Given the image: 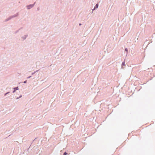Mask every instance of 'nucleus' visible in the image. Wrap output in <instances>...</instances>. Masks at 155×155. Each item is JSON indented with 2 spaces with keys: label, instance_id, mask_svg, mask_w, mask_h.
Segmentation results:
<instances>
[{
  "label": "nucleus",
  "instance_id": "f257e3e1",
  "mask_svg": "<svg viewBox=\"0 0 155 155\" xmlns=\"http://www.w3.org/2000/svg\"><path fill=\"white\" fill-rule=\"evenodd\" d=\"M35 3L36 2H35L33 4H30L29 5H27L26 6L27 9L28 10H29L32 8L34 6Z\"/></svg>",
  "mask_w": 155,
  "mask_h": 155
},
{
  "label": "nucleus",
  "instance_id": "f03ea898",
  "mask_svg": "<svg viewBox=\"0 0 155 155\" xmlns=\"http://www.w3.org/2000/svg\"><path fill=\"white\" fill-rule=\"evenodd\" d=\"M13 90L12 91L13 93H14L17 90H18L19 88L18 87H15L13 88Z\"/></svg>",
  "mask_w": 155,
  "mask_h": 155
},
{
  "label": "nucleus",
  "instance_id": "7ed1b4c3",
  "mask_svg": "<svg viewBox=\"0 0 155 155\" xmlns=\"http://www.w3.org/2000/svg\"><path fill=\"white\" fill-rule=\"evenodd\" d=\"M18 12H17L15 14L11 16V17L12 19L14 18H15V17L18 16Z\"/></svg>",
  "mask_w": 155,
  "mask_h": 155
},
{
  "label": "nucleus",
  "instance_id": "20e7f679",
  "mask_svg": "<svg viewBox=\"0 0 155 155\" xmlns=\"http://www.w3.org/2000/svg\"><path fill=\"white\" fill-rule=\"evenodd\" d=\"M28 37V35H25L23 36L21 38L23 39V40H25L26 38Z\"/></svg>",
  "mask_w": 155,
  "mask_h": 155
},
{
  "label": "nucleus",
  "instance_id": "39448f33",
  "mask_svg": "<svg viewBox=\"0 0 155 155\" xmlns=\"http://www.w3.org/2000/svg\"><path fill=\"white\" fill-rule=\"evenodd\" d=\"M11 19H12V18H11V16H10L8 18L6 19L5 20V21H9V20H11Z\"/></svg>",
  "mask_w": 155,
  "mask_h": 155
},
{
  "label": "nucleus",
  "instance_id": "423d86ee",
  "mask_svg": "<svg viewBox=\"0 0 155 155\" xmlns=\"http://www.w3.org/2000/svg\"><path fill=\"white\" fill-rule=\"evenodd\" d=\"M99 5L98 3L96 5L94 6V9H96L98 7Z\"/></svg>",
  "mask_w": 155,
  "mask_h": 155
},
{
  "label": "nucleus",
  "instance_id": "0eeeda50",
  "mask_svg": "<svg viewBox=\"0 0 155 155\" xmlns=\"http://www.w3.org/2000/svg\"><path fill=\"white\" fill-rule=\"evenodd\" d=\"M39 70H38L36 71H35L34 72H32V74H31V75H33V74H34L35 73H36V72H37L38 71H39Z\"/></svg>",
  "mask_w": 155,
  "mask_h": 155
},
{
  "label": "nucleus",
  "instance_id": "6e6552de",
  "mask_svg": "<svg viewBox=\"0 0 155 155\" xmlns=\"http://www.w3.org/2000/svg\"><path fill=\"white\" fill-rule=\"evenodd\" d=\"M124 65H125V61H124L122 63V66H124Z\"/></svg>",
  "mask_w": 155,
  "mask_h": 155
},
{
  "label": "nucleus",
  "instance_id": "1a4fd4ad",
  "mask_svg": "<svg viewBox=\"0 0 155 155\" xmlns=\"http://www.w3.org/2000/svg\"><path fill=\"white\" fill-rule=\"evenodd\" d=\"M125 51L126 52L127 54H128V49H127V48H125Z\"/></svg>",
  "mask_w": 155,
  "mask_h": 155
},
{
  "label": "nucleus",
  "instance_id": "9d476101",
  "mask_svg": "<svg viewBox=\"0 0 155 155\" xmlns=\"http://www.w3.org/2000/svg\"><path fill=\"white\" fill-rule=\"evenodd\" d=\"M10 93V92H8L4 94V96H6L7 94Z\"/></svg>",
  "mask_w": 155,
  "mask_h": 155
},
{
  "label": "nucleus",
  "instance_id": "9b49d317",
  "mask_svg": "<svg viewBox=\"0 0 155 155\" xmlns=\"http://www.w3.org/2000/svg\"><path fill=\"white\" fill-rule=\"evenodd\" d=\"M68 154L67 152H64L63 153V155H66Z\"/></svg>",
  "mask_w": 155,
  "mask_h": 155
},
{
  "label": "nucleus",
  "instance_id": "f8f14e48",
  "mask_svg": "<svg viewBox=\"0 0 155 155\" xmlns=\"http://www.w3.org/2000/svg\"><path fill=\"white\" fill-rule=\"evenodd\" d=\"M20 30V29H19L18 30H17L15 33V34H16Z\"/></svg>",
  "mask_w": 155,
  "mask_h": 155
},
{
  "label": "nucleus",
  "instance_id": "ddd939ff",
  "mask_svg": "<svg viewBox=\"0 0 155 155\" xmlns=\"http://www.w3.org/2000/svg\"><path fill=\"white\" fill-rule=\"evenodd\" d=\"M27 80H25L23 83H24L25 84L27 83Z\"/></svg>",
  "mask_w": 155,
  "mask_h": 155
},
{
  "label": "nucleus",
  "instance_id": "4468645a",
  "mask_svg": "<svg viewBox=\"0 0 155 155\" xmlns=\"http://www.w3.org/2000/svg\"><path fill=\"white\" fill-rule=\"evenodd\" d=\"M31 77V76H29L27 78V79H29Z\"/></svg>",
  "mask_w": 155,
  "mask_h": 155
},
{
  "label": "nucleus",
  "instance_id": "2eb2a0df",
  "mask_svg": "<svg viewBox=\"0 0 155 155\" xmlns=\"http://www.w3.org/2000/svg\"><path fill=\"white\" fill-rule=\"evenodd\" d=\"M30 147H30H28V148L27 149V151H28V150H29V149Z\"/></svg>",
  "mask_w": 155,
  "mask_h": 155
},
{
  "label": "nucleus",
  "instance_id": "dca6fc26",
  "mask_svg": "<svg viewBox=\"0 0 155 155\" xmlns=\"http://www.w3.org/2000/svg\"><path fill=\"white\" fill-rule=\"evenodd\" d=\"M22 97V95H21L19 96V98H21V97Z\"/></svg>",
  "mask_w": 155,
  "mask_h": 155
},
{
  "label": "nucleus",
  "instance_id": "f3484780",
  "mask_svg": "<svg viewBox=\"0 0 155 155\" xmlns=\"http://www.w3.org/2000/svg\"><path fill=\"white\" fill-rule=\"evenodd\" d=\"M95 9H94V8L93 9H92V11H94Z\"/></svg>",
  "mask_w": 155,
  "mask_h": 155
},
{
  "label": "nucleus",
  "instance_id": "a211bd4d",
  "mask_svg": "<svg viewBox=\"0 0 155 155\" xmlns=\"http://www.w3.org/2000/svg\"><path fill=\"white\" fill-rule=\"evenodd\" d=\"M19 98V97H16V99H18Z\"/></svg>",
  "mask_w": 155,
  "mask_h": 155
},
{
  "label": "nucleus",
  "instance_id": "6ab92c4d",
  "mask_svg": "<svg viewBox=\"0 0 155 155\" xmlns=\"http://www.w3.org/2000/svg\"><path fill=\"white\" fill-rule=\"evenodd\" d=\"M36 139V138H35V139H34V140L33 141V142L34 141V140Z\"/></svg>",
  "mask_w": 155,
  "mask_h": 155
},
{
  "label": "nucleus",
  "instance_id": "aec40b11",
  "mask_svg": "<svg viewBox=\"0 0 155 155\" xmlns=\"http://www.w3.org/2000/svg\"><path fill=\"white\" fill-rule=\"evenodd\" d=\"M22 28H23L22 27H21L20 29V30L21 29H22Z\"/></svg>",
  "mask_w": 155,
  "mask_h": 155
},
{
  "label": "nucleus",
  "instance_id": "412c9836",
  "mask_svg": "<svg viewBox=\"0 0 155 155\" xmlns=\"http://www.w3.org/2000/svg\"><path fill=\"white\" fill-rule=\"evenodd\" d=\"M81 25V23H80L79 24V25Z\"/></svg>",
  "mask_w": 155,
  "mask_h": 155
},
{
  "label": "nucleus",
  "instance_id": "4be33fe9",
  "mask_svg": "<svg viewBox=\"0 0 155 155\" xmlns=\"http://www.w3.org/2000/svg\"><path fill=\"white\" fill-rule=\"evenodd\" d=\"M37 9L38 10H39V8H38Z\"/></svg>",
  "mask_w": 155,
  "mask_h": 155
},
{
  "label": "nucleus",
  "instance_id": "5701e85b",
  "mask_svg": "<svg viewBox=\"0 0 155 155\" xmlns=\"http://www.w3.org/2000/svg\"><path fill=\"white\" fill-rule=\"evenodd\" d=\"M32 143H31V144H32Z\"/></svg>",
  "mask_w": 155,
  "mask_h": 155
},
{
  "label": "nucleus",
  "instance_id": "b1692460",
  "mask_svg": "<svg viewBox=\"0 0 155 155\" xmlns=\"http://www.w3.org/2000/svg\"><path fill=\"white\" fill-rule=\"evenodd\" d=\"M32 143H31V144H32Z\"/></svg>",
  "mask_w": 155,
  "mask_h": 155
},
{
  "label": "nucleus",
  "instance_id": "393cba45",
  "mask_svg": "<svg viewBox=\"0 0 155 155\" xmlns=\"http://www.w3.org/2000/svg\"><path fill=\"white\" fill-rule=\"evenodd\" d=\"M32 143H31V144H32Z\"/></svg>",
  "mask_w": 155,
  "mask_h": 155
}]
</instances>
